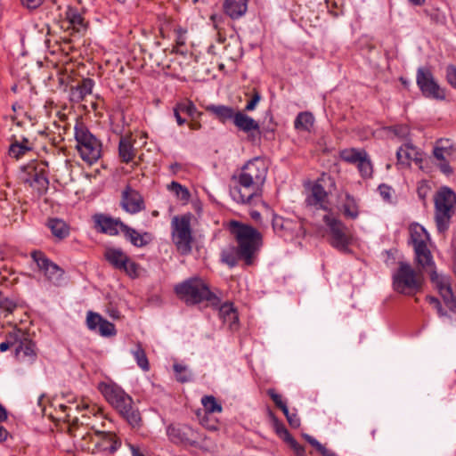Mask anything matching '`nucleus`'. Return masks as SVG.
Masks as SVG:
<instances>
[{"instance_id":"1","label":"nucleus","mask_w":456,"mask_h":456,"mask_svg":"<svg viewBox=\"0 0 456 456\" xmlns=\"http://www.w3.org/2000/svg\"><path fill=\"white\" fill-rule=\"evenodd\" d=\"M268 166L265 160L256 157L248 160L238 174L231 178L230 195L240 204H251L259 199L266 180Z\"/></svg>"},{"instance_id":"2","label":"nucleus","mask_w":456,"mask_h":456,"mask_svg":"<svg viewBox=\"0 0 456 456\" xmlns=\"http://www.w3.org/2000/svg\"><path fill=\"white\" fill-rule=\"evenodd\" d=\"M229 229L237 246H228L222 249V262L230 267H234L240 260L247 265H252L263 244L262 234L253 226L234 220L230 222Z\"/></svg>"},{"instance_id":"3","label":"nucleus","mask_w":456,"mask_h":456,"mask_svg":"<svg viewBox=\"0 0 456 456\" xmlns=\"http://www.w3.org/2000/svg\"><path fill=\"white\" fill-rule=\"evenodd\" d=\"M175 292L187 305H194L207 301L213 306L220 305V298L210 291L207 284L200 278L194 277L175 285Z\"/></svg>"},{"instance_id":"4","label":"nucleus","mask_w":456,"mask_h":456,"mask_svg":"<svg viewBox=\"0 0 456 456\" xmlns=\"http://www.w3.org/2000/svg\"><path fill=\"white\" fill-rule=\"evenodd\" d=\"M456 208V194L448 188H441L435 196V220L440 233L448 230Z\"/></svg>"},{"instance_id":"5","label":"nucleus","mask_w":456,"mask_h":456,"mask_svg":"<svg viewBox=\"0 0 456 456\" xmlns=\"http://www.w3.org/2000/svg\"><path fill=\"white\" fill-rule=\"evenodd\" d=\"M423 275L421 270H414L411 265L399 262L396 272L393 274V289L395 291L413 295L421 290Z\"/></svg>"},{"instance_id":"6","label":"nucleus","mask_w":456,"mask_h":456,"mask_svg":"<svg viewBox=\"0 0 456 456\" xmlns=\"http://www.w3.org/2000/svg\"><path fill=\"white\" fill-rule=\"evenodd\" d=\"M77 149L82 159L88 164L95 163L102 156V142L83 124L75 126Z\"/></svg>"},{"instance_id":"7","label":"nucleus","mask_w":456,"mask_h":456,"mask_svg":"<svg viewBox=\"0 0 456 456\" xmlns=\"http://www.w3.org/2000/svg\"><path fill=\"white\" fill-rule=\"evenodd\" d=\"M323 221L328 227L329 241L336 249L343 253L349 252L351 236L347 227L331 215H325Z\"/></svg>"},{"instance_id":"8","label":"nucleus","mask_w":456,"mask_h":456,"mask_svg":"<svg viewBox=\"0 0 456 456\" xmlns=\"http://www.w3.org/2000/svg\"><path fill=\"white\" fill-rule=\"evenodd\" d=\"M172 238L177 250L187 255L191 251V219L189 216H174L171 222Z\"/></svg>"},{"instance_id":"9","label":"nucleus","mask_w":456,"mask_h":456,"mask_svg":"<svg viewBox=\"0 0 456 456\" xmlns=\"http://www.w3.org/2000/svg\"><path fill=\"white\" fill-rule=\"evenodd\" d=\"M456 144H453L449 139H439L436 142L433 148V156L436 159V166L440 171L450 175L453 173L450 162L455 159Z\"/></svg>"},{"instance_id":"10","label":"nucleus","mask_w":456,"mask_h":456,"mask_svg":"<svg viewBox=\"0 0 456 456\" xmlns=\"http://www.w3.org/2000/svg\"><path fill=\"white\" fill-rule=\"evenodd\" d=\"M416 82L424 96L437 100L445 98L444 91L436 82L432 72L428 68L418 69Z\"/></svg>"},{"instance_id":"11","label":"nucleus","mask_w":456,"mask_h":456,"mask_svg":"<svg viewBox=\"0 0 456 456\" xmlns=\"http://www.w3.org/2000/svg\"><path fill=\"white\" fill-rule=\"evenodd\" d=\"M100 389L106 400L115 407L118 412H126L133 400L120 387L116 384L102 383Z\"/></svg>"},{"instance_id":"12","label":"nucleus","mask_w":456,"mask_h":456,"mask_svg":"<svg viewBox=\"0 0 456 456\" xmlns=\"http://www.w3.org/2000/svg\"><path fill=\"white\" fill-rule=\"evenodd\" d=\"M31 257L37 264L38 269L44 273L46 279L55 285H59L62 279L64 271L52 262L41 251H33Z\"/></svg>"},{"instance_id":"13","label":"nucleus","mask_w":456,"mask_h":456,"mask_svg":"<svg viewBox=\"0 0 456 456\" xmlns=\"http://www.w3.org/2000/svg\"><path fill=\"white\" fill-rule=\"evenodd\" d=\"M430 281L443 297L445 306L452 312H456V297L452 291L450 278L432 270L430 272Z\"/></svg>"},{"instance_id":"14","label":"nucleus","mask_w":456,"mask_h":456,"mask_svg":"<svg viewBox=\"0 0 456 456\" xmlns=\"http://www.w3.org/2000/svg\"><path fill=\"white\" fill-rule=\"evenodd\" d=\"M322 182H325L323 178L319 179L311 186L305 200L306 207L314 209H329V196L322 183Z\"/></svg>"},{"instance_id":"15","label":"nucleus","mask_w":456,"mask_h":456,"mask_svg":"<svg viewBox=\"0 0 456 456\" xmlns=\"http://www.w3.org/2000/svg\"><path fill=\"white\" fill-rule=\"evenodd\" d=\"M19 340L15 346L16 358L25 363H32L37 359L36 345L27 335L18 331Z\"/></svg>"},{"instance_id":"16","label":"nucleus","mask_w":456,"mask_h":456,"mask_svg":"<svg viewBox=\"0 0 456 456\" xmlns=\"http://www.w3.org/2000/svg\"><path fill=\"white\" fill-rule=\"evenodd\" d=\"M268 415L277 436L282 439L295 452L297 456H305V449L301 446L289 434L285 425L278 419L272 411H268Z\"/></svg>"},{"instance_id":"17","label":"nucleus","mask_w":456,"mask_h":456,"mask_svg":"<svg viewBox=\"0 0 456 456\" xmlns=\"http://www.w3.org/2000/svg\"><path fill=\"white\" fill-rule=\"evenodd\" d=\"M120 205L129 214H136L145 208L142 195L130 186L122 191Z\"/></svg>"},{"instance_id":"18","label":"nucleus","mask_w":456,"mask_h":456,"mask_svg":"<svg viewBox=\"0 0 456 456\" xmlns=\"http://www.w3.org/2000/svg\"><path fill=\"white\" fill-rule=\"evenodd\" d=\"M272 225L273 231L281 236L286 235V233L298 236L305 232L300 224L294 223L289 219H284L276 215L273 217Z\"/></svg>"},{"instance_id":"19","label":"nucleus","mask_w":456,"mask_h":456,"mask_svg":"<svg viewBox=\"0 0 456 456\" xmlns=\"http://www.w3.org/2000/svg\"><path fill=\"white\" fill-rule=\"evenodd\" d=\"M167 434L169 439L175 444H192L194 443L195 434L192 428L188 426L167 427Z\"/></svg>"},{"instance_id":"20","label":"nucleus","mask_w":456,"mask_h":456,"mask_svg":"<svg viewBox=\"0 0 456 456\" xmlns=\"http://www.w3.org/2000/svg\"><path fill=\"white\" fill-rule=\"evenodd\" d=\"M95 227L102 233L109 235H117L118 229L122 232V224H125L119 219H113L102 214H97L94 216Z\"/></svg>"},{"instance_id":"21","label":"nucleus","mask_w":456,"mask_h":456,"mask_svg":"<svg viewBox=\"0 0 456 456\" xmlns=\"http://www.w3.org/2000/svg\"><path fill=\"white\" fill-rule=\"evenodd\" d=\"M232 121L239 130L248 134L249 136H253L254 132H259L260 126L258 122L243 111H236Z\"/></svg>"},{"instance_id":"22","label":"nucleus","mask_w":456,"mask_h":456,"mask_svg":"<svg viewBox=\"0 0 456 456\" xmlns=\"http://www.w3.org/2000/svg\"><path fill=\"white\" fill-rule=\"evenodd\" d=\"M398 163L410 166L411 161L420 163L422 161L421 153L411 143H405L400 147L396 152Z\"/></svg>"},{"instance_id":"23","label":"nucleus","mask_w":456,"mask_h":456,"mask_svg":"<svg viewBox=\"0 0 456 456\" xmlns=\"http://www.w3.org/2000/svg\"><path fill=\"white\" fill-rule=\"evenodd\" d=\"M25 182L36 190L38 195L45 194L48 190L49 181L42 168L37 170V167H35L31 173H28Z\"/></svg>"},{"instance_id":"24","label":"nucleus","mask_w":456,"mask_h":456,"mask_svg":"<svg viewBox=\"0 0 456 456\" xmlns=\"http://www.w3.org/2000/svg\"><path fill=\"white\" fill-rule=\"evenodd\" d=\"M65 20L68 22V30L71 29L73 32L79 33L86 28L82 13L75 7L68 6L65 12Z\"/></svg>"},{"instance_id":"25","label":"nucleus","mask_w":456,"mask_h":456,"mask_svg":"<svg viewBox=\"0 0 456 456\" xmlns=\"http://www.w3.org/2000/svg\"><path fill=\"white\" fill-rule=\"evenodd\" d=\"M248 3V0H224L223 9L231 19L237 20L246 14Z\"/></svg>"},{"instance_id":"26","label":"nucleus","mask_w":456,"mask_h":456,"mask_svg":"<svg viewBox=\"0 0 456 456\" xmlns=\"http://www.w3.org/2000/svg\"><path fill=\"white\" fill-rule=\"evenodd\" d=\"M94 82L93 79L87 77L83 78L77 85L71 86L69 97L74 102H82L86 95L92 94Z\"/></svg>"},{"instance_id":"27","label":"nucleus","mask_w":456,"mask_h":456,"mask_svg":"<svg viewBox=\"0 0 456 456\" xmlns=\"http://www.w3.org/2000/svg\"><path fill=\"white\" fill-rule=\"evenodd\" d=\"M122 232L124 233L126 240L137 248H142L148 245L151 240L150 233H139L136 230L129 227L126 224H122Z\"/></svg>"},{"instance_id":"28","label":"nucleus","mask_w":456,"mask_h":456,"mask_svg":"<svg viewBox=\"0 0 456 456\" xmlns=\"http://www.w3.org/2000/svg\"><path fill=\"white\" fill-rule=\"evenodd\" d=\"M104 257L114 268L121 270L125 266L128 256L120 248H107Z\"/></svg>"},{"instance_id":"29","label":"nucleus","mask_w":456,"mask_h":456,"mask_svg":"<svg viewBox=\"0 0 456 456\" xmlns=\"http://www.w3.org/2000/svg\"><path fill=\"white\" fill-rule=\"evenodd\" d=\"M410 233L411 241L413 245V248L426 246L428 240H429L428 232L422 225L419 224H413L410 226Z\"/></svg>"},{"instance_id":"30","label":"nucleus","mask_w":456,"mask_h":456,"mask_svg":"<svg viewBox=\"0 0 456 456\" xmlns=\"http://www.w3.org/2000/svg\"><path fill=\"white\" fill-rule=\"evenodd\" d=\"M414 251L417 264L421 269L425 270L426 268L434 265L431 252L428 248L427 245L419 248H414Z\"/></svg>"},{"instance_id":"31","label":"nucleus","mask_w":456,"mask_h":456,"mask_svg":"<svg viewBox=\"0 0 456 456\" xmlns=\"http://www.w3.org/2000/svg\"><path fill=\"white\" fill-rule=\"evenodd\" d=\"M48 227L56 238L61 240L66 238L69 233V225L61 219L52 218L48 221Z\"/></svg>"},{"instance_id":"32","label":"nucleus","mask_w":456,"mask_h":456,"mask_svg":"<svg viewBox=\"0 0 456 456\" xmlns=\"http://www.w3.org/2000/svg\"><path fill=\"white\" fill-rule=\"evenodd\" d=\"M118 154L123 162L132 161L135 156V151L128 138L121 137L118 144Z\"/></svg>"},{"instance_id":"33","label":"nucleus","mask_w":456,"mask_h":456,"mask_svg":"<svg viewBox=\"0 0 456 456\" xmlns=\"http://www.w3.org/2000/svg\"><path fill=\"white\" fill-rule=\"evenodd\" d=\"M95 433L101 438L102 446L104 450H108L110 452H114L118 450L120 444L117 440L115 434L105 431H96Z\"/></svg>"},{"instance_id":"34","label":"nucleus","mask_w":456,"mask_h":456,"mask_svg":"<svg viewBox=\"0 0 456 456\" xmlns=\"http://www.w3.org/2000/svg\"><path fill=\"white\" fill-rule=\"evenodd\" d=\"M207 110L215 114L223 123L229 119H233L235 111L232 107L225 105H209Z\"/></svg>"},{"instance_id":"35","label":"nucleus","mask_w":456,"mask_h":456,"mask_svg":"<svg viewBox=\"0 0 456 456\" xmlns=\"http://www.w3.org/2000/svg\"><path fill=\"white\" fill-rule=\"evenodd\" d=\"M314 118L310 112H300L294 122L296 129L309 131L313 126Z\"/></svg>"},{"instance_id":"36","label":"nucleus","mask_w":456,"mask_h":456,"mask_svg":"<svg viewBox=\"0 0 456 456\" xmlns=\"http://www.w3.org/2000/svg\"><path fill=\"white\" fill-rule=\"evenodd\" d=\"M175 107L176 108V110H179L181 113L185 114L192 119L198 118L201 114L198 111L195 104L190 100L177 102Z\"/></svg>"},{"instance_id":"37","label":"nucleus","mask_w":456,"mask_h":456,"mask_svg":"<svg viewBox=\"0 0 456 456\" xmlns=\"http://www.w3.org/2000/svg\"><path fill=\"white\" fill-rule=\"evenodd\" d=\"M131 354L134 355L138 366L144 371L149 370L150 364L146 356L145 351L141 346L137 345L136 347L131 350Z\"/></svg>"},{"instance_id":"38","label":"nucleus","mask_w":456,"mask_h":456,"mask_svg":"<svg viewBox=\"0 0 456 456\" xmlns=\"http://www.w3.org/2000/svg\"><path fill=\"white\" fill-rule=\"evenodd\" d=\"M365 154H366L365 151H358L355 149H350V150L343 151L341 153V158L348 163L357 165L359 163V161H361V159L364 157Z\"/></svg>"},{"instance_id":"39","label":"nucleus","mask_w":456,"mask_h":456,"mask_svg":"<svg viewBox=\"0 0 456 456\" xmlns=\"http://www.w3.org/2000/svg\"><path fill=\"white\" fill-rule=\"evenodd\" d=\"M343 212L345 216L356 218L358 216V207L355 200L349 194L346 195V201L343 204Z\"/></svg>"},{"instance_id":"40","label":"nucleus","mask_w":456,"mask_h":456,"mask_svg":"<svg viewBox=\"0 0 456 456\" xmlns=\"http://www.w3.org/2000/svg\"><path fill=\"white\" fill-rule=\"evenodd\" d=\"M219 314L224 318V322H234L238 320L237 314L232 304L225 303L219 307Z\"/></svg>"},{"instance_id":"41","label":"nucleus","mask_w":456,"mask_h":456,"mask_svg":"<svg viewBox=\"0 0 456 456\" xmlns=\"http://www.w3.org/2000/svg\"><path fill=\"white\" fill-rule=\"evenodd\" d=\"M167 188L181 200L187 201L190 198V192L188 189L177 182H172L170 184H168Z\"/></svg>"},{"instance_id":"42","label":"nucleus","mask_w":456,"mask_h":456,"mask_svg":"<svg viewBox=\"0 0 456 456\" xmlns=\"http://www.w3.org/2000/svg\"><path fill=\"white\" fill-rule=\"evenodd\" d=\"M201 403L208 413L221 412L222 406L218 403L213 395H205L201 399Z\"/></svg>"},{"instance_id":"43","label":"nucleus","mask_w":456,"mask_h":456,"mask_svg":"<svg viewBox=\"0 0 456 456\" xmlns=\"http://www.w3.org/2000/svg\"><path fill=\"white\" fill-rule=\"evenodd\" d=\"M126 412H120V414L133 427L138 426L141 421L140 412L133 407V404H129V408H126Z\"/></svg>"},{"instance_id":"44","label":"nucleus","mask_w":456,"mask_h":456,"mask_svg":"<svg viewBox=\"0 0 456 456\" xmlns=\"http://www.w3.org/2000/svg\"><path fill=\"white\" fill-rule=\"evenodd\" d=\"M31 150H32V147H27L25 145H21V143H20V142L15 141L10 145L9 155L15 159H20L26 152H28Z\"/></svg>"},{"instance_id":"45","label":"nucleus","mask_w":456,"mask_h":456,"mask_svg":"<svg viewBox=\"0 0 456 456\" xmlns=\"http://www.w3.org/2000/svg\"><path fill=\"white\" fill-rule=\"evenodd\" d=\"M174 370L175 372V379L177 381L184 383L191 379V374L188 371L187 368L182 364H174Z\"/></svg>"},{"instance_id":"46","label":"nucleus","mask_w":456,"mask_h":456,"mask_svg":"<svg viewBox=\"0 0 456 456\" xmlns=\"http://www.w3.org/2000/svg\"><path fill=\"white\" fill-rule=\"evenodd\" d=\"M120 271L125 272L131 278H136L139 276L140 266L128 256L125 266Z\"/></svg>"},{"instance_id":"47","label":"nucleus","mask_w":456,"mask_h":456,"mask_svg":"<svg viewBox=\"0 0 456 456\" xmlns=\"http://www.w3.org/2000/svg\"><path fill=\"white\" fill-rule=\"evenodd\" d=\"M358 169L363 177H370L372 175V165L368 159L367 153L357 164Z\"/></svg>"},{"instance_id":"48","label":"nucleus","mask_w":456,"mask_h":456,"mask_svg":"<svg viewBox=\"0 0 456 456\" xmlns=\"http://www.w3.org/2000/svg\"><path fill=\"white\" fill-rule=\"evenodd\" d=\"M98 331L103 337H110L116 334L114 324L103 319L102 317L100 322Z\"/></svg>"},{"instance_id":"49","label":"nucleus","mask_w":456,"mask_h":456,"mask_svg":"<svg viewBox=\"0 0 456 456\" xmlns=\"http://www.w3.org/2000/svg\"><path fill=\"white\" fill-rule=\"evenodd\" d=\"M102 316L99 314L89 311L86 316V325L91 330H96L100 327Z\"/></svg>"},{"instance_id":"50","label":"nucleus","mask_w":456,"mask_h":456,"mask_svg":"<svg viewBox=\"0 0 456 456\" xmlns=\"http://www.w3.org/2000/svg\"><path fill=\"white\" fill-rule=\"evenodd\" d=\"M18 340H19L18 331L13 334H10L8 338L6 339V341L2 342L0 344V351L5 352L10 347L16 346V345L18 344Z\"/></svg>"},{"instance_id":"51","label":"nucleus","mask_w":456,"mask_h":456,"mask_svg":"<svg viewBox=\"0 0 456 456\" xmlns=\"http://www.w3.org/2000/svg\"><path fill=\"white\" fill-rule=\"evenodd\" d=\"M260 100H261L260 93L258 91H256V89H254V94L252 95V98L245 106L244 110L245 111H253L256 109L258 102H260Z\"/></svg>"},{"instance_id":"52","label":"nucleus","mask_w":456,"mask_h":456,"mask_svg":"<svg viewBox=\"0 0 456 456\" xmlns=\"http://www.w3.org/2000/svg\"><path fill=\"white\" fill-rule=\"evenodd\" d=\"M16 308V304L8 298L0 301V309L5 312L4 316L8 314L12 313V311Z\"/></svg>"},{"instance_id":"53","label":"nucleus","mask_w":456,"mask_h":456,"mask_svg":"<svg viewBox=\"0 0 456 456\" xmlns=\"http://www.w3.org/2000/svg\"><path fill=\"white\" fill-rule=\"evenodd\" d=\"M446 77L448 83L456 88V67L453 65H450L446 69Z\"/></svg>"},{"instance_id":"54","label":"nucleus","mask_w":456,"mask_h":456,"mask_svg":"<svg viewBox=\"0 0 456 456\" xmlns=\"http://www.w3.org/2000/svg\"><path fill=\"white\" fill-rule=\"evenodd\" d=\"M428 302L432 305L437 311V314L440 316H446L447 314L445 311H444L441 302L435 297H427Z\"/></svg>"},{"instance_id":"55","label":"nucleus","mask_w":456,"mask_h":456,"mask_svg":"<svg viewBox=\"0 0 456 456\" xmlns=\"http://www.w3.org/2000/svg\"><path fill=\"white\" fill-rule=\"evenodd\" d=\"M267 395L273 401L275 405L279 408L281 404L283 403L281 395L277 394L276 391L273 388L267 390Z\"/></svg>"},{"instance_id":"56","label":"nucleus","mask_w":456,"mask_h":456,"mask_svg":"<svg viewBox=\"0 0 456 456\" xmlns=\"http://www.w3.org/2000/svg\"><path fill=\"white\" fill-rule=\"evenodd\" d=\"M23 6L28 9H36L39 7L44 0H20Z\"/></svg>"},{"instance_id":"57","label":"nucleus","mask_w":456,"mask_h":456,"mask_svg":"<svg viewBox=\"0 0 456 456\" xmlns=\"http://www.w3.org/2000/svg\"><path fill=\"white\" fill-rule=\"evenodd\" d=\"M289 426L293 428H297L300 426V419L296 413H291L286 418Z\"/></svg>"},{"instance_id":"58","label":"nucleus","mask_w":456,"mask_h":456,"mask_svg":"<svg viewBox=\"0 0 456 456\" xmlns=\"http://www.w3.org/2000/svg\"><path fill=\"white\" fill-rule=\"evenodd\" d=\"M394 134L398 137H404L408 134V127L405 126H395L392 128Z\"/></svg>"},{"instance_id":"59","label":"nucleus","mask_w":456,"mask_h":456,"mask_svg":"<svg viewBox=\"0 0 456 456\" xmlns=\"http://www.w3.org/2000/svg\"><path fill=\"white\" fill-rule=\"evenodd\" d=\"M379 191L384 200H390L391 198V188L386 184L379 186Z\"/></svg>"},{"instance_id":"60","label":"nucleus","mask_w":456,"mask_h":456,"mask_svg":"<svg viewBox=\"0 0 456 456\" xmlns=\"http://www.w3.org/2000/svg\"><path fill=\"white\" fill-rule=\"evenodd\" d=\"M303 437L311 444L313 445L318 452L322 448V444L319 443L314 437L311 436L310 435L304 434Z\"/></svg>"},{"instance_id":"61","label":"nucleus","mask_w":456,"mask_h":456,"mask_svg":"<svg viewBox=\"0 0 456 456\" xmlns=\"http://www.w3.org/2000/svg\"><path fill=\"white\" fill-rule=\"evenodd\" d=\"M12 271L7 267H3L0 269V280L1 281H7L9 280V276L12 274Z\"/></svg>"},{"instance_id":"62","label":"nucleus","mask_w":456,"mask_h":456,"mask_svg":"<svg viewBox=\"0 0 456 456\" xmlns=\"http://www.w3.org/2000/svg\"><path fill=\"white\" fill-rule=\"evenodd\" d=\"M181 112L179 110H176V108L174 107V116L176 119V122L179 126H183L186 123V119L183 118L182 116H181Z\"/></svg>"},{"instance_id":"63","label":"nucleus","mask_w":456,"mask_h":456,"mask_svg":"<svg viewBox=\"0 0 456 456\" xmlns=\"http://www.w3.org/2000/svg\"><path fill=\"white\" fill-rule=\"evenodd\" d=\"M322 456H338L337 453H335L333 451L327 449L325 446H322V448L319 452Z\"/></svg>"},{"instance_id":"64","label":"nucleus","mask_w":456,"mask_h":456,"mask_svg":"<svg viewBox=\"0 0 456 456\" xmlns=\"http://www.w3.org/2000/svg\"><path fill=\"white\" fill-rule=\"evenodd\" d=\"M7 430L3 426H0V442L4 441L7 437Z\"/></svg>"}]
</instances>
